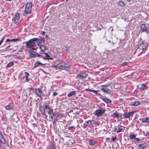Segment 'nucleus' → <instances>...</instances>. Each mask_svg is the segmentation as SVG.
Returning a JSON list of instances; mask_svg holds the SVG:
<instances>
[{
    "mask_svg": "<svg viewBox=\"0 0 149 149\" xmlns=\"http://www.w3.org/2000/svg\"><path fill=\"white\" fill-rule=\"evenodd\" d=\"M110 85L109 84H105L104 85H102L101 87H108Z\"/></svg>",
    "mask_w": 149,
    "mask_h": 149,
    "instance_id": "nucleus-37",
    "label": "nucleus"
},
{
    "mask_svg": "<svg viewBox=\"0 0 149 149\" xmlns=\"http://www.w3.org/2000/svg\"><path fill=\"white\" fill-rule=\"evenodd\" d=\"M141 29L142 31L143 32L147 31V29L144 24H142L141 25Z\"/></svg>",
    "mask_w": 149,
    "mask_h": 149,
    "instance_id": "nucleus-18",
    "label": "nucleus"
},
{
    "mask_svg": "<svg viewBox=\"0 0 149 149\" xmlns=\"http://www.w3.org/2000/svg\"><path fill=\"white\" fill-rule=\"evenodd\" d=\"M136 135L135 134H131L130 136V139H135L136 137Z\"/></svg>",
    "mask_w": 149,
    "mask_h": 149,
    "instance_id": "nucleus-34",
    "label": "nucleus"
},
{
    "mask_svg": "<svg viewBox=\"0 0 149 149\" xmlns=\"http://www.w3.org/2000/svg\"><path fill=\"white\" fill-rule=\"evenodd\" d=\"M15 47H16V49L15 50H13V51H15L16 50V49H17L18 47V46H16Z\"/></svg>",
    "mask_w": 149,
    "mask_h": 149,
    "instance_id": "nucleus-59",
    "label": "nucleus"
},
{
    "mask_svg": "<svg viewBox=\"0 0 149 149\" xmlns=\"http://www.w3.org/2000/svg\"><path fill=\"white\" fill-rule=\"evenodd\" d=\"M90 91H91V92H93L95 95H99V93H97V92H98V91L99 92V91H96L95 90H92V89H91V90H90Z\"/></svg>",
    "mask_w": 149,
    "mask_h": 149,
    "instance_id": "nucleus-30",
    "label": "nucleus"
},
{
    "mask_svg": "<svg viewBox=\"0 0 149 149\" xmlns=\"http://www.w3.org/2000/svg\"><path fill=\"white\" fill-rule=\"evenodd\" d=\"M147 147L146 143H141L139 145V147L141 149H145Z\"/></svg>",
    "mask_w": 149,
    "mask_h": 149,
    "instance_id": "nucleus-17",
    "label": "nucleus"
},
{
    "mask_svg": "<svg viewBox=\"0 0 149 149\" xmlns=\"http://www.w3.org/2000/svg\"><path fill=\"white\" fill-rule=\"evenodd\" d=\"M87 74L84 73H79L77 75V78L79 79H83L85 78Z\"/></svg>",
    "mask_w": 149,
    "mask_h": 149,
    "instance_id": "nucleus-9",
    "label": "nucleus"
},
{
    "mask_svg": "<svg viewBox=\"0 0 149 149\" xmlns=\"http://www.w3.org/2000/svg\"><path fill=\"white\" fill-rule=\"evenodd\" d=\"M11 40L9 39H7L6 40V42H8L10 41Z\"/></svg>",
    "mask_w": 149,
    "mask_h": 149,
    "instance_id": "nucleus-56",
    "label": "nucleus"
},
{
    "mask_svg": "<svg viewBox=\"0 0 149 149\" xmlns=\"http://www.w3.org/2000/svg\"><path fill=\"white\" fill-rule=\"evenodd\" d=\"M6 0L7 1H11L12 0Z\"/></svg>",
    "mask_w": 149,
    "mask_h": 149,
    "instance_id": "nucleus-63",
    "label": "nucleus"
},
{
    "mask_svg": "<svg viewBox=\"0 0 149 149\" xmlns=\"http://www.w3.org/2000/svg\"><path fill=\"white\" fill-rule=\"evenodd\" d=\"M45 32L44 31H42V34L43 35H45Z\"/></svg>",
    "mask_w": 149,
    "mask_h": 149,
    "instance_id": "nucleus-58",
    "label": "nucleus"
},
{
    "mask_svg": "<svg viewBox=\"0 0 149 149\" xmlns=\"http://www.w3.org/2000/svg\"><path fill=\"white\" fill-rule=\"evenodd\" d=\"M45 55L46 56L45 57L43 58V59L53 60L52 58H50V56L47 53H45Z\"/></svg>",
    "mask_w": 149,
    "mask_h": 149,
    "instance_id": "nucleus-23",
    "label": "nucleus"
},
{
    "mask_svg": "<svg viewBox=\"0 0 149 149\" xmlns=\"http://www.w3.org/2000/svg\"><path fill=\"white\" fill-rule=\"evenodd\" d=\"M101 90L105 93L110 95H111L113 93L112 91L107 88H101Z\"/></svg>",
    "mask_w": 149,
    "mask_h": 149,
    "instance_id": "nucleus-7",
    "label": "nucleus"
},
{
    "mask_svg": "<svg viewBox=\"0 0 149 149\" xmlns=\"http://www.w3.org/2000/svg\"><path fill=\"white\" fill-rule=\"evenodd\" d=\"M32 5V3L31 2L27 3L26 5L25 10L23 14L24 16H26L31 13Z\"/></svg>",
    "mask_w": 149,
    "mask_h": 149,
    "instance_id": "nucleus-2",
    "label": "nucleus"
},
{
    "mask_svg": "<svg viewBox=\"0 0 149 149\" xmlns=\"http://www.w3.org/2000/svg\"><path fill=\"white\" fill-rule=\"evenodd\" d=\"M35 91L37 97H41L42 96L44 95L43 91L41 90L40 88H35Z\"/></svg>",
    "mask_w": 149,
    "mask_h": 149,
    "instance_id": "nucleus-5",
    "label": "nucleus"
},
{
    "mask_svg": "<svg viewBox=\"0 0 149 149\" xmlns=\"http://www.w3.org/2000/svg\"><path fill=\"white\" fill-rule=\"evenodd\" d=\"M39 53L41 54H45V53L44 52V51L41 50L39 52Z\"/></svg>",
    "mask_w": 149,
    "mask_h": 149,
    "instance_id": "nucleus-38",
    "label": "nucleus"
},
{
    "mask_svg": "<svg viewBox=\"0 0 149 149\" xmlns=\"http://www.w3.org/2000/svg\"><path fill=\"white\" fill-rule=\"evenodd\" d=\"M38 40L37 38H34L31 39L28 41L26 42V45L28 48H31L32 47H34L36 46V44L34 42V41H36Z\"/></svg>",
    "mask_w": 149,
    "mask_h": 149,
    "instance_id": "nucleus-3",
    "label": "nucleus"
},
{
    "mask_svg": "<svg viewBox=\"0 0 149 149\" xmlns=\"http://www.w3.org/2000/svg\"><path fill=\"white\" fill-rule=\"evenodd\" d=\"M15 58L19 60H21L22 58L21 56H16V57Z\"/></svg>",
    "mask_w": 149,
    "mask_h": 149,
    "instance_id": "nucleus-40",
    "label": "nucleus"
},
{
    "mask_svg": "<svg viewBox=\"0 0 149 149\" xmlns=\"http://www.w3.org/2000/svg\"><path fill=\"white\" fill-rule=\"evenodd\" d=\"M39 48L41 50L45 51V50L47 49V47L45 45H42V46H40V47H39Z\"/></svg>",
    "mask_w": 149,
    "mask_h": 149,
    "instance_id": "nucleus-26",
    "label": "nucleus"
},
{
    "mask_svg": "<svg viewBox=\"0 0 149 149\" xmlns=\"http://www.w3.org/2000/svg\"><path fill=\"white\" fill-rule=\"evenodd\" d=\"M53 116H51L50 117H51V119L52 120H55V118H53Z\"/></svg>",
    "mask_w": 149,
    "mask_h": 149,
    "instance_id": "nucleus-54",
    "label": "nucleus"
},
{
    "mask_svg": "<svg viewBox=\"0 0 149 149\" xmlns=\"http://www.w3.org/2000/svg\"><path fill=\"white\" fill-rule=\"evenodd\" d=\"M71 67V65L70 64H65L63 65H61L59 66V68L61 69H69Z\"/></svg>",
    "mask_w": 149,
    "mask_h": 149,
    "instance_id": "nucleus-11",
    "label": "nucleus"
},
{
    "mask_svg": "<svg viewBox=\"0 0 149 149\" xmlns=\"http://www.w3.org/2000/svg\"><path fill=\"white\" fill-rule=\"evenodd\" d=\"M20 40V38H16V39H13L11 40L10 41L13 42H15L16 41H19Z\"/></svg>",
    "mask_w": 149,
    "mask_h": 149,
    "instance_id": "nucleus-32",
    "label": "nucleus"
},
{
    "mask_svg": "<svg viewBox=\"0 0 149 149\" xmlns=\"http://www.w3.org/2000/svg\"><path fill=\"white\" fill-rule=\"evenodd\" d=\"M55 147L54 145H52L48 149H54Z\"/></svg>",
    "mask_w": 149,
    "mask_h": 149,
    "instance_id": "nucleus-36",
    "label": "nucleus"
},
{
    "mask_svg": "<svg viewBox=\"0 0 149 149\" xmlns=\"http://www.w3.org/2000/svg\"><path fill=\"white\" fill-rule=\"evenodd\" d=\"M14 64V63L11 61L6 66V68H8L12 66Z\"/></svg>",
    "mask_w": 149,
    "mask_h": 149,
    "instance_id": "nucleus-27",
    "label": "nucleus"
},
{
    "mask_svg": "<svg viewBox=\"0 0 149 149\" xmlns=\"http://www.w3.org/2000/svg\"><path fill=\"white\" fill-rule=\"evenodd\" d=\"M30 90L32 91L33 92H34L35 91V88H33V87L29 88Z\"/></svg>",
    "mask_w": 149,
    "mask_h": 149,
    "instance_id": "nucleus-47",
    "label": "nucleus"
},
{
    "mask_svg": "<svg viewBox=\"0 0 149 149\" xmlns=\"http://www.w3.org/2000/svg\"><path fill=\"white\" fill-rule=\"evenodd\" d=\"M45 64H44L41 63L39 61H37L35 63L33 68H35L39 66H42L43 65H44Z\"/></svg>",
    "mask_w": 149,
    "mask_h": 149,
    "instance_id": "nucleus-12",
    "label": "nucleus"
},
{
    "mask_svg": "<svg viewBox=\"0 0 149 149\" xmlns=\"http://www.w3.org/2000/svg\"><path fill=\"white\" fill-rule=\"evenodd\" d=\"M37 38L38 39V40H40V41L43 42H45V40L43 38H42L40 36H39V38Z\"/></svg>",
    "mask_w": 149,
    "mask_h": 149,
    "instance_id": "nucleus-31",
    "label": "nucleus"
},
{
    "mask_svg": "<svg viewBox=\"0 0 149 149\" xmlns=\"http://www.w3.org/2000/svg\"><path fill=\"white\" fill-rule=\"evenodd\" d=\"M111 116L113 117V118H118L120 117L119 115L116 113H114Z\"/></svg>",
    "mask_w": 149,
    "mask_h": 149,
    "instance_id": "nucleus-19",
    "label": "nucleus"
},
{
    "mask_svg": "<svg viewBox=\"0 0 149 149\" xmlns=\"http://www.w3.org/2000/svg\"><path fill=\"white\" fill-rule=\"evenodd\" d=\"M75 128H76L74 126H70V127H68V129L69 130H70V129H71V128H73V129H74Z\"/></svg>",
    "mask_w": 149,
    "mask_h": 149,
    "instance_id": "nucleus-41",
    "label": "nucleus"
},
{
    "mask_svg": "<svg viewBox=\"0 0 149 149\" xmlns=\"http://www.w3.org/2000/svg\"><path fill=\"white\" fill-rule=\"evenodd\" d=\"M28 52H29V53L30 54H31V53L32 54V51H30V50H29L28 51Z\"/></svg>",
    "mask_w": 149,
    "mask_h": 149,
    "instance_id": "nucleus-55",
    "label": "nucleus"
},
{
    "mask_svg": "<svg viewBox=\"0 0 149 149\" xmlns=\"http://www.w3.org/2000/svg\"><path fill=\"white\" fill-rule=\"evenodd\" d=\"M6 109L7 110H11L13 108V106L11 104H9L5 107Z\"/></svg>",
    "mask_w": 149,
    "mask_h": 149,
    "instance_id": "nucleus-20",
    "label": "nucleus"
},
{
    "mask_svg": "<svg viewBox=\"0 0 149 149\" xmlns=\"http://www.w3.org/2000/svg\"><path fill=\"white\" fill-rule=\"evenodd\" d=\"M47 99V97H45V98L44 99V100H46V99Z\"/></svg>",
    "mask_w": 149,
    "mask_h": 149,
    "instance_id": "nucleus-64",
    "label": "nucleus"
},
{
    "mask_svg": "<svg viewBox=\"0 0 149 149\" xmlns=\"http://www.w3.org/2000/svg\"><path fill=\"white\" fill-rule=\"evenodd\" d=\"M142 102L143 103H146V100L142 101Z\"/></svg>",
    "mask_w": 149,
    "mask_h": 149,
    "instance_id": "nucleus-60",
    "label": "nucleus"
},
{
    "mask_svg": "<svg viewBox=\"0 0 149 149\" xmlns=\"http://www.w3.org/2000/svg\"><path fill=\"white\" fill-rule=\"evenodd\" d=\"M106 139L107 140H109L110 139V138H106Z\"/></svg>",
    "mask_w": 149,
    "mask_h": 149,
    "instance_id": "nucleus-61",
    "label": "nucleus"
},
{
    "mask_svg": "<svg viewBox=\"0 0 149 149\" xmlns=\"http://www.w3.org/2000/svg\"><path fill=\"white\" fill-rule=\"evenodd\" d=\"M20 18L19 13H17L15 15L14 18L13 19V22L15 24H16Z\"/></svg>",
    "mask_w": 149,
    "mask_h": 149,
    "instance_id": "nucleus-8",
    "label": "nucleus"
},
{
    "mask_svg": "<svg viewBox=\"0 0 149 149\" xmlns=\"http://www.w3.org/2000/svg\"><path fill=\"white\" fill-rule=\"evenodd\" d=\"M139 104V102L138 101H135L131 104L132 106H137Z\"/></svg>",
    "mask_w": 149,
    "mask_h": 149,
    "instance_id": "nucleus-25",
    "label": "nucleus"
},
{
    "mask_svg": "<svg viewBox=\"0 0 149 149\" xmlns=\"http://www.w3.org/2000/svg\"><path fill=\"white\" fill-rule=\"evenodd\" d=\"M100 99L106 103H111V100H109L107 98L101 97Z\"/></svg>",
    "mask_w": 149,
    "mask_h": 149,
    "instance_id": "nucleus-15",
    "label": "nucleus"
},
{
    "mask_svg": "<svg viewBox=\"0 0 149 149\" xmlns=\"http://www.w3.org/2000/svg\"><path fill=\"white\" fill-rule=\"evenodd\" d=\"M36 54H31H31H30V57H31L32 58H35L36 57Z\"/></svg>",
    "mask_w": 149,
    "mask_h": 149,
    "instance_id": "nucleus-35",
    "label": "nucleus"
},
{
    "mask_svg": "<svg viewBox=\"0 0 149 149\" xmlns=\"http://www.w3.org/2000/svg\"><path fill=\"white\" fill-rule=\"evenodd\" d=\"M24 49V46H22L21 48L20 49L19 51V52H22L23 50Z\"/></svg>",
    "mask_w": 149,
    "mask_h": 149,
    "instance_id": "nucleus-45",
    "label": "nucleus"
},
{
    "mask_svg": "<svg viewBox=\"0 0 149 149\" xmlns=\"http://www.w3.org/2000/svg\"><path fill=\"white\" fill-rule=\"evenodd\" d=\"M118 4L121 6L124 7L125 6V4L124 2L122 1H120L118 2Z\"/></svg>",
    "mask_w": 149,
    "mask_h": 149,
    "instance_id": "nucleus-29",
    "label": "nucleus"
},
{
    "mask_svg": "<svg viewBox=\"0 0 149 149\" xmlns=\"http://www.w3.org/2000/svg\"><path fill=\"white\" fill-rule=\"evenodd\" d=\"M50 102L49 101L44 102L43 105H41L39 107L40 111L42 115H44L46 117L47 116L45 113V109L48 110L47 113L50 116V115L52 114L53 116L56 117H58L59 116L57 113H53V110L51 109Z\"/></svg>",
    "mask_w": 149,
    "mask_h": 149,
    "instance_id": "nucleus-1",
    "label": "nucleus"
},
{
    "mask_svg": "<svg viewBox=\"0 0 149 149\" xmlns=\"http://www.w3.org/2000/svg\"><path fill=\"white\" fill-rule=\"evenodd\" d=\"M135 139L137 141H139L140 140V139L139 138H135Z\"/></svg>",
    "mask_w": 149,
    "mask_h": 149,
    "instance_id": "nucleus-53",
    "label": "nucleus"
},
{
    "mask_svg": "<svg viewBox=\"0 0 149 149\" xmlns=\"http://www.w3.org/2000/svg\"><path fill=\"white\" fill-rule=\"evenodd\" d=\"M4 38H3L0 41V45L1 44V43L3 42V41Z\"/></svg>",
    "mask_w": 149,
    "mask_h": 149,
    "instance_id": "nucleus-50",
    "label": "nucleus"
},
{
    "mask_svg": "<svg viewBox=\"0 0 149 149\" xmlns=\"http://www.w3.org/2000/svg\"><path fill=\"white\" fill-rule=\"evenodd\" d=\"M52 67L53 68H56V67H57V68H59V65H52Z\"/></svg>",
    "mask_w": 149,
    "mask_h": 149,
    "instance_id": "nucleus-48",
    "label": "nucleus"
},
{
    "mask_svg": "<svg viewBox=\"0 0 149 149\" xmlns=\"http://www.w3.org/2000/svg\"><path fill=\"white\" fill-rule=\"evenodd\" d=\"M127 62H124V63H122L121 64V66H124L126 65H127Z\"/></svg>",
    "mask_w": 149,
    "mask_h": 149,
    "instance_id": "nucleus-43",
    "label": "nucleus"
},
{
    "mask_svg": "<svg viewBox=\"0 0 149 149\" xmlns=\"http://www.w3.org/2000/svg\"><path fill=\"white\" fill-rule=\"evenodd\" d=\"M146 48V45L143 43V42L138 45V48L141 50H144Z\"/></svg>",
    "mask_w": 149,
    "mask_h": 149,
    "instance_id": "nucleus-14",
    "label": "nucleus"
},
{
    "mask_svg": "<svg viewBox=\"0 0 149 149\" xmlns=\"http://www.w3.org/2000/svg\"><path fill=\"white\" fill-rule=\"evenodd\" d=\"M141 121L142 123H149V117H144L143 118H140L139 119Z\"/></svg>",
    "mask_w": 149,
    "mask_h": 149,
    "instance_id": "nucleus-10",
    "label": "nucleus"
},
{
    "mask_svg": "<svg viewBox=\"0 0 149 149\" xmlns=\"http://www.w3.org/2000/svg\"><path fill=\"white\" fill-rule=\"evenodd\" d=\"M116 139V136L115 137H113L111 138V140L112 141H114Z\"/></svg>",
    "mask_w": 149,
    "mask_h": 149,
    "instance_id": "nucleus-42",
    "label": "nucleus"
},
{
    "mask_svg": "<svg viewBox=\"0 0 149 149\" xmlns=\"http://www.w3.org/2000/svg\"><path fill=\"white\" fill-rule=\"evenodd\" d=\"M26 78V81H29V80L28 79V77H25Z\"/></svg>",
    "mask_w": 149,
    "mask_h": 149,
    "instance_id": "nucleus-57",
    "label": "nucleus"
},
{
    "mask_svg": "<svg viewBox=\"0 0 149 149\" xmlns=\"http://www.w3.org/2000/svg\"><path fill=\"white\" fill-rule=\"evenodd\" d=\"M36 56H37L39 58H41L42 57V56L41 55L38 54H36Z\"/></svg>",
    "mask_w": 149,
    "mask_h": 149,
    "instance_id": "nucleus-44",
    "label": "nucleus"
},
{
    "mask_svg": "<svg viewBox=\"0 0 149 149\" xmlns=\"http://www.w3.org/2000/svg\"><path fill=\"white\" fill-rule=\"evenodd\" d=\"M136 112V111H132L127 113H125L123 115V118H128L129 120H130V117H133V115Z\"/></svg>",
    "mask_w": 149,
    "mask_h": 149,
    "instance_id": "nucleus-6",
    "label": "nucleus"
},
{
    "mask_svg": "<svg viewBox=\"0 0 149 149\" xmlns=\"http://www.w3.org/2000/svg\"><path fill=\"white\" fill-rule=\"evenodd\" d=\"M90 90H91V89L86 88L85 90V91L91 92V91H90Z\"/></svg>",
    "mask_w": 149,
    "mask_h": 149,
    "instance_id": "nucleus-51",
    "label": "nucleus"
},
{
    "mask_svg": "<svg viewBox=\"0 0 149 149\" xmlns=\"http://www.w3.org/2000/svg\"><path fill=\"white\" fill-rule=\"evenodd\" d=\"M147 85L144 84H141V86L140 88V89L141 90H142L144 89L145 88H147Z\"/></svg>",
    "mask_w": 149,
    "mask_h": 149,
    "instance_id": "nucleus-28",
    "label": "nucleus"
},
{
    "mask_svg": "<svg viewBox=\"0 0 149 149\" xmlns=\"http://www.w3.org/2000/svg\"><path fill=\"white\" fill-rule=\"evenodd\" d=\"M32 49L33 50H36V49L33 47L32 48Z\"/></svg>",
    "mask_w": 149,
    "mask_h": 149,
    "instance_id": "nucleus-62",
    "label": "nucleus"
},
{
    "mask_svg": "<svg viewBox=\"0 0 149 149\" xmlns=\"http://www.w3.org/2000/svg\"><path fill=\"white\" fill-rule=\"evenodd\" d=\"M89 144L91 146H93L95 145V142L93 140H90L89 141Z\"/></svg>",
    "mask_w": 149,
    "mask_h": 149,
    "instance_id": "nucleus-21",
    "label": "nucleus"
},
{
    "mask_svg": "<svg viewBox=\"0 0 149 149\" xmlns=\"http://www.w3.org/2000/svg\"><path fill=\"white\" fill-rule=\"evenodd\" d=\"M0 141L4 144H5L6 143V140L2 135H1L0 136Z\"/></svg>",
    "mask_w": 149,
    "mask_h": 149,
    "instance_id": "nucleus-16",
    "label": "nucleus"
},
{
    "mask_svg": "<svg viewBox=\"0 0 149 149\" xmlns=\"http://www.w3.org/2000/svg\"><path fill=\"white\" fill-rule=\"evenodd\" d=\"M24 74H25V77H29V74L28 72H24Z\"/></svg>",
    "mask_w": 149,
    "mask_h": 149,
    "instance_id": "nucleus-39",
    "label": "nucleus"
},
{
    "mask_svg": "<svg viewBox=\"0 0 149 149\" xmlns=\"http://www.w3.org/2000/svg\"><path fill=\"white\" fill-rule=\"evenodd\" d=\"M41 42H38L37 43V45L40 47V46L42 45H41Z\"/></svg>",
    "mask_w": 149,
    "mask_h": 149,
    "instance_id": "nucleus-49",
    "label": "nucleus"
},
{
    "mask_svg": "<svg viewBox=\"0 0 149 149\" xmlns=\"http://www.w3.org/2000/svg\"><path fill=\"white\" fill-rule=\"evenodd\" d=\"M117 129L116 127H115L114 128V129L113 130V132H116V130H117Z\"/></svg>",
    "mask_w": 149,
    "mask_h": 149,
    "instance_id": "nucleus-52",
    "label": "nucleus"
},
{
    "mask_svg": "<svg viewBox=\"0 0 149 149\" xmlns=\"http://www.w3.org/2000/svg\"><path fill=\"white\" fill-rule=\"evenodd\" d=\"M76 93V92L75 91H72L68 94V97H70L74 95Z\"/></svg>",
    "mask_w": 149,
    "mask_h": 149,
    "instance_id": "nucleus-24",
    "label": "nucleus"
},
{
    "mask_svg": "<svg viewBox=\"0 0 149 149\" xmlns=\"http://www.w3.org/2000/svg\"><path fill=\"white\" fill-rule=\"evenodd\" d=\"M121 128H120L119 127H118V130L117 131V133H118L120 132H123L125 127H121Z\"/></svg>",
    "mask_w": 149,
    "mask_h": 149,
    "instance_id": "nucleus-22",
    "label": "nucleus"
},
{
    "mask_svg": "<svg viewBox=\"0 0 149 149\" xmlns=\"http://www.w3.org/2000/svg\"><path fill=\"white\" fill-rule=\"evenodd\" d=\"M99 108L100 109L97 110L95 112V115L98 116H100L104 114L105 111V110L104 107L103 108H101L99 107Z\"/></svg>",
    "mask_w": 149,
    "mask_h": 149,
    "instance_id": "nucleus-4",
    "label": "nucleus"
},
{
    "mask_svg": "<svg viewBox=\"0 0 149 149\" xmlns=\"http://www.w3.org/2000/svg\"><path fill=\"white\" fill-rule=\"evenodd\" d=\"M10 46H11V45H10L8 47H7L5 48V51H9V50H13V48H10V49H8V48L9 47H10Z\"/></svg>",
    "mask_w": 149,
    "mask_h": 149,
    "instance_id": "nucleus-33",
    "label": "nucleus"
},
{
    "mask_svg": "<svg viewBox=\"0 0 149 149\" xmlns=\"http://www.w3.org/2000/svg\"><path fill=\"white\" fill-rule=\"evenodd\" d=\"M58 94V93L56 92H54L53 93V95L54 96H56Z\"/></svg>",
    "mask_w": 149,
    "mask_h": 149,
    "instance_id": "nucleus-46",
    "label": "nucleus"
},
{
    "mask_svg": "<svg viewBox=\"0 0 149 149\" xmlns=\"http://www.w3.org/2000/svg\"><path fill=\"white\" fill-rule=\"evenodd\" d=\"M91 120H89L88 121H86L83 125L84 127H87L88 125H91L92 124Z\"/></svg>",
    "mask_w": 149,
    "mask_h": 149,
    "instance_id": "nucleus-13",
    "label": "nucleus"
}]
</instances>
